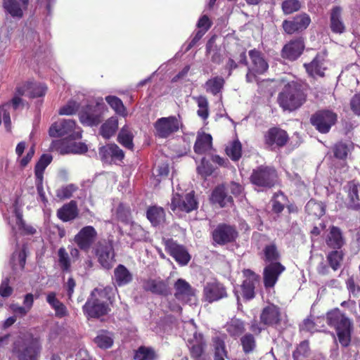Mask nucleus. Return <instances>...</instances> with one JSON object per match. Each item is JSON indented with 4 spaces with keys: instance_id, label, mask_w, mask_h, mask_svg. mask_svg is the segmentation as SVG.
<instances>
[{
    "instance_id": "22",
    "label": "nucleus",
    "mask_w": 360,
    "mask_h": 360,
    "mask_svg": "<svg viewBox=\"0 0 360 360\" xmlns=\"http://www.w3.org/2000/svg\"><path fill=\"white\" fill-rule=\"evenodd\" d=\"M174 288V297L179 301L188 302L195 296V290L183 278L176 280Z\"/></svg>"
},
{
    "instance_id": "12",
    "label": "nucleus",
    "mask_w": 360,
    "mask_h": 360,
    "mask_svg": "<svg viewBox=\"0 0 360 360\" xmlns=\"http://www.w3.org/2000/svg\"><path fill=\"white\" fill-rule=\"evenodd\" d=\"M288 140L287 132L279 127L270 128L264 136V144L271 150L285 146Z\"/></svg>"
},
{
    "instance_id": "24",
    "label": "nucleus",
    "mask_w": 360,
    "mask_h": 360,
    "mask_svg": "<svg viewBox=\"0 0 360 360\" xmlns=\"http://www.w3.org/2000/svg\"><path fill=\"white\" fill-rule=\"evenodd\" d=\"M143 288L146 291L162 296H166L170 292L168 283L160 278L147 279L143 282Z\"/></svg>"
},
{
    "instance_id": "32",
    "label": "nucleus",
    "mask_w": 360,
    "mask_h": 360,
    "mask_svg": "<svg viewBox=\"0 0 360 360\" xmlns=\"http://www.w3.org/2000/svg\"><path fill=\"white\" fill-rule=\"evenodd\" d=\"M323 56L317 54L313 60L309 63L304 65L307 73L312 77H323L326 68Z\"/></svg>"
},
{
    "instance_id": "64",
    "label": "nucleus",
    "mask_w": 360,
    "mask_h": 360,
    "mask_svg": "<svg viewBox=\"0 0 360 360\" xmlns=\"http://www.w3.org/2000/svg\"><path fill=\"white\" fill-rule=\"evenodd\" d=\"M117 218L124 223L130 222V210L129 207H127L124 204L120 203L116 211Z\"/></svg>"
},
{
    "instance_id": "28",
    "label": "nucleus",
    "mask_w": 360,
    "mask_h": 360,
    "mask_svg": "<svg viewBox=\"0 0 360 360\" xmlns=\"http://www.w3.org/2000/svg\"><path fill=\"white\" fill-rule=\"evenodd\" d=\"M207 344L202 334L195 332L188 341V347L193 359L204 354Z\"/></svg>"
},
{
    "instance_id": "26",
    "label": "nucleus",
    "mask_w": 360,
    "mask_h": 360,
    "mask_svg": "<svg viewBox=\"0 0 360 360\" xmlns=\"http://www.w3.org/2000/svg\"><path fill=\"white\" fill-rule=\"evenodd\" d=\"M212 204L218 205L220 207H225L233 203V198L226 193L224 185L221 184L216 186L212 191L210 197Z\"/></svg>"
},
{
    "instance_id": "3",
    "label": "nucleus",
    "mask_w": 360,
    "mask_h": 360,
    "mask_svg": "<svg viewBox=\"0 0 360 360\" xmlns=\"http://www.w3.org/2000/svg\"><path fill=\"white\" fill-rule=\"evenodd\" d=\"M51 137H63L65 143L82 138V130L73 120L63 119L53 123L49 130Z\"/></svg>"
},
{
    "instance_id": "20",
    "label": "nucleus",
    "mask_w": 360,
    "mask_h": 360,
    "mask_svg": "<svg viewBox=\"0 0 360 360\" xmlns=\"http://www.w3.org/2000/svg\"><path fill=\"white\" fill-rule=\"evenodd\" d=\"M99 155L104 162H122L124 154L123 150L116 144H108L99 148Z\"/></svg>"
},
{
    "instance_id": "48",
    "label": "nucleus",
    "mask_w": 360,
    "mask_h": 360,
    "mask_svg": "<svg viewBox=\"0 0 360 360\" xmlns=\"http://www.w3.org/2000/svg\"><path fill=\"white\" fill-rule=\"evenodd\" d=\"M53 157L50 154H43L34 167L35 179H44V172L52 162Z\"/></svg>"
},
{
    "instance_id": "60",
    "label": "nucleus",
    "mask_w": 360,
    "mask_h": 360,
    "mask_svg": "<svg viewBox=\"0 0 360 360\" xmlns=\"http://www.w3.org/2000/svg\"><path fill=\"white\" fill-rule=\"evenodd\" d=\"M281 8L284 14L289 15L299 11L301 3L299 0H285L283 1Z\"/></svg>"
},
{
    "instance_id": "55",
    "label": "nucleus",
    "mask_w": 360,
    "mask_h": 360,
    "mask_svg": "<svg viewBox=\"0 0 360 360\" xmlns=\"http://www.w3.org/2000/svg\"><path fill=\"white\" fill-rule=\"evenodd\" d=\"M198 107V115L205 120L209 117V103L207 98L204 96H199L194 98Z\"/></svg>"
},
{
    "instance_id": "43",
    "label": "nucleus",
    "mask_w": 360,
    "mask_h": 360,
    "mask_svg": "<svg viewBox=\"0 0 360 360\" xmlns=\"http://www.w3.org/2000/svg\"><path fill=\"white\" fill-rule=\"evenodd\" d=\"M46 302L54 309L57 317L62 318L68 315L66 307L56 298L55 292H51L47 295Z\"/></svg>"
},
{
    "instance_id": "40",
    "label": "nucleus",
    "mask_w": 360,
    "mask_h": 360,
    "mask_svg": "<svg viewBox=\"0 0 360 360\" xmlns=\"http://www.w3.org/2000/svg\"><path fill=\"white\" fill-rule=\"evenodd\" d=\"M212 136L209 134H198L194 144V151L197 154H204L212 148Z\"/></svg>"
},
{
    "instance_id": "44",
    "label": "nucleus",
    "mask_w": 360,
    "mask_h": 360,
    "mask_svg": "<svg viewBox=\"0 0 360 360\" xmlns=\"http://www.w3.org/2000/svg\"><path fill=\"white\" fill-rule=\"evenodd\" d=\"M226 330L230 336L237 338L245 330L244 321L239 319H232L225 326Z\"/></svg>"
},
{
    "instance_id": "11",
    "label": "nucleus",
    "mask_w": 360,
    "mask_h": 360,
    "mask_svg": "<svg viewBox=\"0 0 360 360\" xmlns=\"http://www.w3.org/2000/svg\"><path fill=\"white\" fill-rule=\"evenodd\" d=\"M212 236L215 244L224 245L235 241L238 236V233L235 226L221 223L214 229Z\"/></svg>"
},
{
    "instance_id": "49",
    "label": "nucleus",
    "mask_w": 360,
    "mask_h": 360,
    "mask_svg": "<svg viewBox=\"0 0 360 360\" xmlns=\"http://www.w3.org/2000/svg\"><path fill=\"white\" fill-rule=\"evenodd\" d=\"M134 136L129 127L125 125L120 131L117 136L118 142L126 148L132 150L134 148L133 143Z\"/></svg>"
},
{
    "instance_id": "18",
    "label": "nucleus",
    "mask_w": 360,
    "mask_h": 360,
    "mask_svg": "<svg viewBox=\"0 0 360 360\" xmlns=\"http://www.w3.org/2000/svg\"><path fill=\"white\" fill-rule=\"evenodd\" d=\"M285 270V267L280 262L268 264L264 269L263 281L266 288H273L279 276Z\"/></svg>"
},
{
    "instance_id": "46",
    "label": "nucleus",
    "mask_w": 360,
    "mask_h": 360,
    "mask_svg": "<svg viewBox=\"0 0 360 360\" xmlns=\"http://www.w3.org/2000/svg\"><path fill=\"white\" fill-rule=\"evenodd\" d=\"M26 252L24 248L15 250L11 258V265L15 273L24 269L26 262Z\"/></svg>"
},
{
    "instance_id": "41",
    "label": "nucleus",
    "mask_w": 360,
    "mask_h": 360,
    "mask_svg": "<svg viewBox=\"0 0 360 360\" xmlns=\"http://www.w3.org/2000/svg\"><path fill=\"white\" fill-rule=\"evenodd\" d=\"M94 342L101 349H109L112 346L114 342L113 334L108 330H99L96 337L94 338Z\"/></svg>"
},
{
    "instance_id": "29",
    "label": "nucleus",
    "mask_w": 360,
    "mask_h": 360,
    "mask_svg": "<svg viewBox=\"0 0 360 360\" xmlns=\"http://www.w3.org/2000/svg\"><path fill=\"white\" fill-rule=\"evenodd\" d=\"M15 225L11 224L10 218H6L8 224L11 226V232L14 236L18 233V231H22L27 234H34L36 232V229L30 226L27 225L22 219V214L18 209H15Z\"/></svg>"
},
{
    "instance_id": "34",
    "label": "nucleus",
    "mask_w": 360,
    "mask_h": 360,
    "mask_svg": "<svg viewBox=\"0 0 360 360\" xmlns=\"http://www.w3.org/2000/svg\"><path fill=\"white\" fill-rule=\"evenodd\" d=\"M249 56L252 63L251 69L254 72L261 75L268 70L269 65L259 51L256 49L250 50Z\"/></svg>"
},
{
    "instance_id": "50",
    "label": "nucleus",
    "mask_w": 360,
    "mask_h": 360,
    "mask_svg": "<svg viewBox=\"0 0 360 360\" xmlns=\"http://www.w3.org/2000/svg\"><path fill=\"white\" fill-rule=\"evenodd\" d=\"M307 212L315 217H320L326 212L324 205L321 202H316L314 200H310L305 206Z\"/></svg>"
},
{
    "instance_id": "61",
    "label": "nucleus",
    "mask_w": 360,
    "mask_h": 360,
    "mask_svg": "<svg viewBox=\"0 0 360 360\" xmlns=\"http://www.w3.org/2000/svg\"><path fill=\"white\" fill-rule=\"evenodd\" d=\"M129 235L135 240L139 241L146 238V233L139 224L131 222Z\"/></svg>"
},
{
    "instance_id": "19",
    "label": "nucleus",
    "mask_w": 360,
    "mask_h": 360,
    "mask_svg": "<svg viewBox=\"0 0 360 360\" xmlns=\"http://www.w3.org/2000/svg\"><path fill=\"white\" fill-rule=\"evenodd\" d=\"M204 297L209 302H213L227 296L225 287L217 281L208 282L204 287Z\"/></svg>"
},
{
    "instance_id": "27",
    "label": "nucleus",
    "mask_w": 360,
    "mask_h": 360,
    "mask_svg": "<svg viewBox=\"0 0 360 360\" xmlns=\"http://www.w3.org/2000/svg\"><path fill=\"white\" fill-rule=\"evenodd\" d=\"M29 0H3V6L6 12L12 17L21 18L23 11L27 7Z\"/></svg>"
},
{
    "instance_id": "47",
    "label": "nucleus",
    "mask_w": 360,
    "mask_h": 360,
    "mask_svg": "<svg viewBox=\"0 0 360 360\" xmlns=\"http://www.w3.org/2000/svg\"><path fill=\"white\" fill-rule=\"evenodd\" d=\"M224 82L223 77L217 76L208 79L205 83L204 87L207 92L216 96L221 91Z\"/></svg>"
},
{
    "instance_id": "38",
    "label": "nucleus",
    "mask_w": 360,
    "mask_h": 360,
    "mask_svg": "<svg viewBox=\"0 0 360 360\" xmlns=\"http://www.w3.org/2000/svg\"><path fill=\"white\" fill-rule=\"evenodd\" d=\"M327 245L333 249H340L344 244V239L340 229L333 226L326 239Z\"/></svg>"
},
{
    "instance_id": "13",
    "label": "nucleus",
    "mask_w": 360,
    "mask_h": 360,
    "mask_svg": "<svg viewBox=\"0 0 360 360\" xmlns=\"http://www.w3.org/2000/svg\"><path fill=\"white\" fill-rule=\"evenodd\" d=\"M171 209L175 211L191 212L198 208V202L194 196L193 191L187 193L184 197L175 194L172 198Z\"/></svg>"
},
{
    "instance_id": "53",
    "label": "nucleus",
    "mask_w": 360,
    "mask_h": 360,
    "mask_svg": "<svg viewBox=\"0 0 360 360\" xmlns=\"http://www.w3.org/2000/svg\"><path fill=\"white\" fill-rule=\"evenodd\" d=\"M227 155L233 161H237L241 158L242 145L238 140L232 141L226 148Z\"/></svg>"
},
{
    "instance_id": "52",
    "label": "nucleus",
    "mask_w": 360,
    "mask_h": 360,
    "mask_svg": "<svg viewBox=\"0 0 360 360\" xmlns=\"http://www.w3.org/2000/svg\"><path fill=\"white\" fill-rule=\"evenodd\" d=\"M288 201V198L282 192L276 193L271 200L273 212L277 214L281 213Z\"/></svg>"
},
{
    "instance_id": "59",
    "label": "nucleus",
    "mask_w": 360,
    "mask_h": 360,
    "mask_svg": "<svg viewBox=\"0 0 360 360\" xmlns=\"http://www.w3.org/2000/svg\"><path fill=\"white\" fill-rule=\"evenodd\" d=\"M155 358L153 348L141 346L135 352V360H153Z\"/></svg>"
},
{
    "instance_id": "62",
    "label": "nucleus",
    "mask_w": 360,
    "mask_h": 360,
    "mask_svg": "<svg viewBox=\"0 0 360 360\" xmlns=\"http://www.w3.org/2000/svg\"><path fill=\"white\" fill-rule=\"evenodd\" d=\"M255 283L250 280H245L241 285L243 298L250 300L255 297Z\"/></svg>"
},
{
    "instance_id": "1",
    "label": "nucleus",
    "mask_w": 360,
    "mask_h": 360,
    "mask_svg": "<svg viewBox=\"0 0 360 360\" xmlns=\"http://www.w3.org/2000/svg\"><path fill=\"white\" fill-rule=\"evenodd\" d=\"M326 318L328 325L335 330L340 345L347 347L351 342L352 321L338 308L328 311Z\"/></svg>"
},
{
    "instance_id": "5",
    "label": "nucleus",
    "mask_w": 360,
    "mask_h": 360,
    "mask_svg": "<svg viewBox=\"0 0 360 360\" xmlns=\"http://www.w3.org/2000/svg\"><path fill=\"white\" fill-rule=\"evenodd\" d=\"M103 292L97 288L94 289L86 303L82 307V311L86 317L98 319L108 314V304L101 300Z\"/></svg>"
},
{
    "instance_id": "2",
    "label": "nucleus",
    "mask_w": 360,
    "mask_h": 360,
    "mask_svg": "<svg viewBox=\"0 0 360 360\" xmlns=\"http://www.w3.org/2000/svg\"><path fill=\"white\" fill-rule=\"evenodd\" d=\"M306 96L297 83H288L278 97L279 105L285 110H294L305 101Z\"/></svg>"
},
{
    "instance_id": "36",
    "label": "nucleus",
    "mask_w": 360,
    "mask_h": 360,
    "mask_svg": "<svg viewBox=\"0 0 360 360\" xmlns=\"http://www.w3.org/2000/svg\"><path fill=\"white\" fill-rule=\"evenodd\" d=\"M146 217L153 226H162L165 222V212L160 207L152 206L148 207Z\"/></svg>"
},
{
    "instance_id": "25",
    "label": "nucleus",
    "mask_w": 360,
    "mask_h": 360,
    "mask_svg": "<svg viewBox=\"0 0 360 360\" xmlns=\"http://www.w3.org/2000/svg\"><path fill=\"white\" fill-rule=\"evenodd\" d=\"M261 322L268 326H275L281 321L279 308L274 304L265 307L260 314Z\"/></svg>"
},
{
    "instance_id": "15",
    "label": "nucleus",
    "mask_w": 360,
    "mask_h": 360,
    "mask_svg": "<svg viewBox=\"0 0 360 360\" xmlns=\"http://www.w3.org/2000/svg\"><path fill=\"white\" fill-rule=\"evenodd\" d=\"M51 148L52 150H56L61 155L68 153L82 154L88 150V147L84 143H76L72 141L65 143L64 140L53 141L51 144Z\"/></svg>"
},
{
    "instance_id": "56",
    "label": "nucleus",
    "mask_w": 360,
    "mask_h": 360,
    "mask_svg": "<svg viewBox=\"0 0 360 360\" xmlns=\"http://www.w3.org/2000/svg\"><path fill=\"white\" fill-rule=\"evenodd\" d=\"M105 101L117 114L122 116L127 115L126 108L120 98L115 96H108Z\"/></svg>"
},
{
    "instance_id": "6",
    "label": "nucleus",
    "mask_w": 360,
    "mask_h": 360,
    "mask_svg": "<svg viewBox=\"0 0 360 360\" xmlns=\"http://www.w3.org/2000/svg\"><path fill=\"white\" fill-rule=\"evenodd\" d=\"M104 108L102 98L86 105L79 113L80 122L85 126H97L103 120Z\"/></svg>"
},
{
    "instance_id": "39",
    "label": "nucleus",
    "mask_w": 360,
    "mask_h": 360,
    "mask_svg": "<svg viewBox=\"0 0 360 360\" xmlns=\"http://www.w3.org/2000/svg\"><path fill=\"white\" fill-rule=\"evenodd\" d=\"M118 129V119L112 116L108 119L100 127L99 134L105 139L114 136Z\"/></svg>"
},
{
    "instance_id": "33",
    "label": "nucleus",
    "mask_w": 360,
    "mask_h": 360,
    "mask_svg": "<svg viewBox=\"0 0 360 360\" xmlns=\"http://www.w3.org/2000/svg\"><path fill=\"white\" fill-rule=\"evenodd\" d=\"M226 335L219 334L212 338L214 347V360H225L228 357V352L225 344Z\"/></svg>"
},
{
    "instance_id": "58",
    "label": "nucleus",
    "mask_w": 360,
    "mask_h": 360,
    "mask_svg": "<svg viewBox=\"0 0 360 360\" xmlns=\"http://www.w3.org/2000/svg\"><path fill=\"white\" fill-rule=\"evenodd\" d=\"M310 352L309 345L307 340L302 341L292 353L294 360H302L308 356Z\"/></svg>"
},
{
    "instance_id": "31",
    "label": "nucleus",
    "mask_w": 360,
    "mask_h": 360,
    "mask_svg": "<svg viewBox=\"0 0 360 360\" xmlns=\"http://www.w3.org/2000/svg\"><path fill=\"white\" fill-rule=\"evenodd\" d=\"M330 27L333 32L342 34L345 30V26L342 18V8L334 6L330 13Z\"/></svg>"
},
{
    "instance_id": "63",
    "label": "nucleus",
    "mask_w": 360,
    "mask_h": 360,
    "mask_svg": "<svg viewBox=\"0 0 360 360\" xmlns=\"http://www.w3.org/2000/svg\"><path fill=\"white\" fill-rule=\"evenodd\" d=\"M214 170L212 165L205 158H202L200 165L197 167L198 173L205 178L212 175Z\"/></svg>"
},
{
    "instance_id": "16",
    "label": "nucleus",
    "mask_w": 360,
    "mask_h": 360,
    "mask_svg": "<svg viewBox=\"0 0 360 360\" xmlns=\"http://www.w3.org/2000/svg\"><path fill=\"white\" fill-rule=\"evenodd\" d=\"M310 22L309 15L307 13H302L290 20H285L282 23V27L285 33L292 34L304 30Z\"/></svg>"
},
{
    "instance_id": "57",
    "label": "nucleus",
    "mask_w": 360,
    "mask_h": 360,
    "mask_svg": "<svg viewBox=\"0 0 360 360\" xmlns=\"http://www.w3.org/2000/svg\"><path fill=\"white\" fill-rule=\"evenodd\" d=\"M58 265L63 272L70 271L71 262L68 253L65 248H60L58 250Z\"/></svg>"
},
{
    "instance_id": "35",
    "label": "nucleus",
    "mask_w": 360,
    "mask_h": 360,
    "mask_svg": "<svg viewBox=\"0 0 360 360\" xmlns=\"http://www.w3.org/2000/svg\"><path fill=\"white\" fill-rule=\"evenodd\" d=\"M114 281L115 285L124 286L131 282L133 276L123 264H119L114 270Z\"/></svg>"
},
{
    "instance_id": "54",
    "label": "nucleus",
    "mask_w": 360,
    "mask_h": 360,
    "mask_svg": "<svg viewBox=\"0 0 360 360\" xmlns=\"http://www.w3.org/2000/svg\"><path fill=\"white\" fill-rule=\"evenodd\" d=\"M336 249L330 252L327 255V261L329 266L336 271L340 267L341 262L343 259L344 254L342 250Z\"/></svg>"
},
{
    "instance_id": "10",
    "label": "nucleus",
    "mask_w": 360,
    "mask_h": 360,
    "mask_svg": "<svg viewBox=\"0 0 360 360\" xmlns=\"http://www.w3.org/2000/svg\"><path fill=\"white\" fill-rule=\"evenodd\" d=\"M181 122L176 116L158 118L154 123L155 136L167 139L179 131Z\"/></svg>"
},
{
    "instance_id": "37",
    "label": "nucleus",
    "mask_w": 360,
    "mask_h": 360,
    "mask_svg": "<svg viewBox=\"0 0 360 360\" xmlns=\"http://www.w3.org/2000/svg\"><path fill=\"white\" fill-rule=\"evenodd\" d=\"M57 215L63 221H68L75 219L78 215L77 205L75 200L64 205L58 210Z\"/></svg>"
},
{
    "instance_id": "23",
    "label": "nucleus",
    "mask_w": 360,
    "mask_h": 360,
    "mask_svg": "<svg viewBox=\"0 0 360 360\" xmlns=\"http://www.w3.org/2000/svg\"><path fill=\"white\" fill-rule=\"evenodd\" d=\"M47 91V86L42 83L27 82L17 86V93L19 95L27 94L30 98L44 96Z\"/></svg>"
},
{
    "instance_id": "45",
    "label": "nucleus",
    "mask_w": 360,
    "mask_h": 360,
    "mask_svg": "<svg viewBox=\"0 0 360 360\" xmlns=\"http://www.w3.org/2000/svg\"><path fill=\"white\" fill-rule=\"evenodd\" d=\"M261 258L266 263L279 262L280 254L274 243L266 245L262 252Z\"/></svg>"
},
{
    "instance_id": "8",
    "label": "nucleus",
    "mask_w": 360,
    "mask_h": 360,
    "mask_svg": "<svg viewBox=\"0 0 360 360\" xmlns=\"http://www.w3.org/2000/svg\"><path fill=\"white\" fill-rule=\"evenodd\" d=\"M338 115L330 110H320L310 117L311 124L321 134H327L336 123Z\"/></svg>"
},
{
    "instance_id": "30",
    "label": "nucleus",
    "mask_w": 360,
    "mask_h": 360,
    "mask_svg": "<svg viewBox=\"0 0 360 360\" xmlns=\"http://www.w3.org/2000/svg\"><path fill=\"white\" fill-rule=\"evenodd\" d=\"M348 207L360 210V184L350 181L346 186Z\"/></svg>"
},
{
    "instance_id": "9",
    "label": "nucleus",
    "mask_w": 360,
    "mask_h": 360,
    "mask_svg": "<svg viewBox=\"0 0 360 360\" xmlns=\"http://www.w3.org/2000/svg\"><path fill=\"white\" fill-rule=\"evenodd\" d=\"M94 252L98 263L105 269H110L115 262V250L112 241L99 240L94 248Z\"/></svg>"
},
{
    "instance_id": "17",
    "label": "nucleus",
    "mask_w": 360,
    "mask_h": 360,
    "mask_svg": "<svg viewBox=\"0 0 360 360\" xmlns=\"http://www.w3.org/2000/svg\"><path fill=\"white\" fill-rule=\"evenodd\" d=\"M165 250L181 266L186 265L191 260V255L186 248L172 239L166 241Z\"/></svg>"
},
{
    "instance_id": "14",
    "label": "nucleus",
    "mask_w": 360,
    "mask_h": 360,
    "mask_svg": "<svg viewBox=\"0 0 360 360\" xmlns=\"http://www.w3.org/2000/svg\"><path fill=\"white\" fill-rule=\"evenodd\" d=\"M97 231L92 226L83 227L74 237V242L78 248L88 252L97 238Z\"/></svg>"
},
{
    "instance_id": "21",
    "label": "nucleus",
    "mask_w": 360,
    "mask_h": 360,
    "mask_svg": "<svg viewBox=\"0 0 360 360\" xmlns=\"http://www.w3.org/2000/svg\"><path fill=\"white\" fill-rule=\"evenodd\" d=\"M304 44L302 39L291 40L285 44L281 51V56L290 61L297 60L302 53Z\"/></svg>"
},
{
    "instance_id": "7",
    "label": "nucleus",
    "mask_w": 360,
    "mask_h": 360,
    "mask_svg": "<svg viewBox=\"0 0 360 360\" xmlns=\"http://www.w3.org/2000/svg\"><path fill=\"white\" fill-rule=\"evenodd\" d=\"M250 181L259 187L271 188L278 181V174L274 167L261 165L253 169Z\"/></svg>"
},
{
    "instance_id": "51",
    "label": "nucleus",
    "mask_w": 360,
    "mask_h": 360,
    "mask_svg": "<svg viewBox=\"0 0 360 360\" xmlns=\"http://www.w3.org/2000/svg\"><path fill=\"white\" fill-rule=\"evenodd\" d=\"M240 345L246 354L252 353L257 346L256 340L251 333H246L240 338Z\"/></svg>"
},
{
    "instance_id": "4",
    "label": "nucleus",
    "mask_w": 360,
    "mask_h": 360,
    "mask_svg": "<svg viewBox=\"0 0 360 360\" xmlns=\"http://www.w3.org/2000/svg\"><path fill=\"white\" fill-rule=\"evenodd\" d=\"M41 345L32 338H18L13 345L12 353L18 360H38Z\"/></svg>"
},
{
    "instance_id": "42",
    "label": "nucleus",
    "mask_w": 360,
    "mask_h": 360,
    "mask_svg": "<svg viewBox=\"0 0 360 360\" xmlns=\"http://www.w3.org/2000/svg\"><path fill=\"white\" fill-rule=\"evenodd\" d=\"M323 319L320 317H316L314 319L307 318L304 319L300 326V331L309 333L311 334L322 331L321 328L323 326Z\"/></svg>"
}]
</instances>
